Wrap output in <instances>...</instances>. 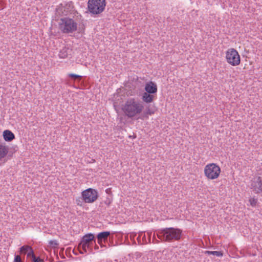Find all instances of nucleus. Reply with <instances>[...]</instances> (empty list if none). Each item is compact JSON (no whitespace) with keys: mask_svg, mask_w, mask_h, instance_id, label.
<instances>
[{"mask_svg":"<svg viewBox=\"0 0 262 262\" xmlns=\"http://www.w3.org/2000/svg\"><path fill=\"white\" fill-rule=\"evenodd\" d=\"M111 190L110 188H107L106 189L105 192L106 193L109 194L111 192Z\"/></svg>","mask_w":262,"mask_h":262,"instance_id":"29","label":"nucleus"},{"mask_svg":"<svg viewBox=\"0 0 262 262\" xmlns=\"http://www.w3.org/2000/svg\"><path fill=\"white\" fill-rule=\"evenodd\" d=\"M32 260L33 262H44L43 260L40 259L39 257H34V259Z\"/></svg>","mask_w":262,"mask_h":262,"instance_id":"26","label":"nucleus"},{"mask_svg":"<svg viewBox=\"0 0 262 262\" xmlns=\"http://www.w3.org/2000/svg\"><path fill=\"white\" fill-rule=\"evenodd\" d=\"M27 257H31L32 258V260L34 259V257H36L34 251L32 247H31V249H29V250L28 251L27 254Z\"/></svg>","mask_w":262,"mask_h":262,"instance_id":"20","label":"nucleus"},{"mask_svg":"<svg viewBox=\"0 0 262 262\" xmlns=\"http://www.w3.org/2000/svg\"><path fill=\"white\" fill-rule=\"evenodd\" d=\"M49 244L54 248H56L58 245V242L56 240H51L49 242Z\"/></svg>","mask_w":262,"mask_h":262,"instance_id":"23","label":"nucleus"},{"mask_svg":"<svg viewBox=\"0 0 262 262\" xmlns=\"http://www.w3.org/2000/svg\"><path fill=\"white\" fill-rule=\"evenodd\" d=\"M105 6V0H89L88 2V9L92 15H98L102 13Z\"/></svg>","mask_w":262,"mask_h":262,"instance_id":"4","label":"nucleus"},{"mask_svg":"<svg viewBox=\"0 0 262 262\" xmlns=\"http://www.w3.org/2000/svg\"><path fill=\"white\" fill-rule=\"evenodd\" d=\"M68 76H69V77L74 78L75 79H77V78H79V79H81L82 78L81 76L77 75L76 74H73V73L69 74Z\"/></svg>","mask_w":262,"mask_h":262,"instance_id":"24","label":"nucleus"},{"mask_svg":"<svg viewBox=\"0 0 262 262\" xmlns=\"http://www.w3.org/2000/svg\"><path fill=\"white\" fill-rule=\"evenodd\" d=\"M144 108V103L137 97L127 98L122 106L125 116L131 119L140 115Z\"/></svg>","mask_w":262,"mask_h":262,"instance_id":"1","label":"nucleus"},{"mask_svg":"<svg viewBox=\"0 0 262 262\" xmlns=\"http://www.w3.org/2000/svg\"><path fill=\"white\" fill-rule=\"evenodd\" d=\"M3 138L5 141L10 142L15 139V135L11 131L5 130L3 132Z\"/></svg>","mask_w":262,"mask_h":262,"instance_id":"15","label":"nucleus"},{"mask_svg":"<svg viewBox=\"0 0 262 262\" xmlns=\"http://www.w3.org/2000/svg\"><path fill=\"white\" fill-rule=\"evenodd\" d=\"M81 193L85 203H92L98 197L97 190L91 188L83 191Z\"/></svg>","mask_w":262,"mask_h":262,"instance_id":"8","label":"nucleus"},{"mask_svg":"<svg viewBox=\"0 0 262 262\" xmlns=\"http://www.w3.org/2000/svg\"><path fill=\"white\" fill-rule=\"evenodd\" d=\"M29 249H31V246L28 245H24L19 248V252L20 254H26L28 253Z\"/></svg>","mask_w":262,"mask_h":262,"instance_id":"18","label":"nucleus"},{"mask_svg":"<svg viewBox=\"0 0 262 262\" xmlns=\"http://www.w3.org/2000/svg\"><path fill=\"white\" fill-rule=\"evenodd\" d=\"M249 201L251 206L252 207H255L257 203V199H255L254 198H250Z\"/></svg>","mask_w":262,"mask_h":262,"instance_id":"21","label":"nucleus"},{"mask_svg":"<svg viewBox=\"0 0 262 262\" xmlns=\"http://www.w3.org/2000/svg\"><path fill=\"white\" fill-rule=\"evenodd\" d=\"M63 14L67 15L69 14H73L76 15V14H78L77 11L74 9L73 3L72 2L67 3L63 7Z\"/></svg>","mask_w":262,"mask_h":262,"instance_id":"10","label":"nucleus"},{"mask_svg":"<svg viewBox=\"0 0 262 262\" xmlns=\"http://www.w3.org/2000/svg\"><path fill=\"white\" fill-rule=\"evenodd\" d=\"M8 151V147L5 144L0 142V161L6 157Z\"/></svg>","mask_w":262,"mask_h":262,"instance_id":"14","label":"nucleus"},{"mask_svg":"<svg viewBox=\"0 0 262 262\" xmlns=\"http://www.w3.org/2000/svg\"><path fill=\"white\" fill-rule=\"evenodd\" d=\"M182 231L180 229L173 227L161 229L157 233L158 237L162 241L172 242L181 238Z\"/></svg>","mask_w":262,"mask_h":262,"instance_id":"2","label":"nucleus"},{"mask_svg":"<svg viewBox=\"0 0 262 262\" xmlns=\"http://www.w3.org/2000/svg\"><path fill=\"white\" fill-rule=\"evenodd\" d=\"M226 58L228 63L236 66L241 62V58L238 52L233 48L228 49L226 52Z\"/></svg>","mask_w":262,"mask_h":262,"instance_id":"7","label":"nucleus"},{"mask_svg":"<svg viewBox=\"0 0 262 262\" xmlns=\"http://www.w3.org/2000/svg\"><path fill=\"white\" fill-rule=\"evenodd\" d=\"M137 240L139 244H143L144 243H146V236L144 233H140L137 237Z\"/></svg>","mask_w":262,"mask_h":262,"instance_id":"17","label":"nucleus"},{"mask_svg":"<svg viewBox=\"0 0 262 262\" xmlns=\"http://www.w3.org/2000/svg\"><path fill=\"white\" fill-rule=\"evenodd\" d=\"M204 253L205 254H207V255H211V251H205L204 252Z\"/></svg>","mask_w":262,"mask_h":262,"instance_id":"28","label":"nucleus"},{"mask_svg":"<svg viewBox=\"0 0 262 262\" xmlns=\"http://www.w3.org/2000/svg\"><path fill=\"white\" fill-rule=\"evenodd\" d=\"M111 233L110 231H103L99 233L97 235L98 243L100 245L101 247L104 246L102 244V242H105L107 241V239L110 236Z\"/></svg>","mask_w":262,"mask_h":262,"instance_id":"11","label":"nucleus"},{"mask_svg":"<svg viewBox=\"0 0 262 262\" xmlns=\"http://www.w3.org/2000/svg\"><path fill=\"white\" fill-rule=\"evenodd\" d=\"M72 50L69 47H64L60 51L58 56L60 58L64 59L72 55Z\"/></svg>","mask_w":262,"mask_h":262,"instance_id":"12","label":"nucleus"},{"mask_svg":"<svg viewBox=\"0 0 262 262\" xmlns=\"http://www.w3.org/2000/svg\"><path fill=\"white\" fill-rule=\"evenodd\" d=\"M78 21L74 17L66 16L61 18L58 22L59 29L65 34L73 33L77 30Z\"/></svg>","mask_w":262,"mask_h":262,"instance_id":"3","label":"nucleus"},{"mask_svg":"<svg viewBox=\"0 0 262 262\" xmlns=\"http://www.w3.org/2000/svg\"><path fill=\"white\" fill-rule=\"evenodd\" d=\"M13 262H22L21 258L20 255H15Z\"/></svg>","mask_w":262,"mask_h":262,"instance_id":"25","label":"nucleus"},{"mask_svg":"<svg viewBox=\"0 0 262 262\" xmlns=\"http://www.w3.org/2000/svg\"><path fill=\"white\" fill-rule=\"evenodd\" d=\"M250 189L255 193L262 195V178L260 177H254L251 180Z\"/></svg>","mask_w":262,"mask_h":262,"instance_id":"9","label":"nucleus"},{"mask_svg":"<svg viewBox=\"0 0 262 262\" xmlns=\"http://www.w3.org/2000/svg\"><path fill=\"white\" fill-rule=\"evenodd\" d=\"M76 203L78 206H83L85 203V202L84 201L83 198L82 197V195H81V197H78L76 199Z\"/></svg>","mask_w":262,"mask_h":262,"instance_id":"19","label":"nucleus"},{"mask_svg":"<svg viewBox=\"0 0 262 262\" xmlns=\"http://www.w3.org/2000/svg\"><path fill=\"white\" fill-rule=\"evenodd\" d=\"M145 90L148 93L156 94L157 92V86L152 81H150L146 83Z\"/></svg>","mask_w":262,"mask_h":262,"instance_id":"13","label":"nucleus"},{"mask_svg":"<svg viewBox=\"0 0 262 262\" xmlns=\"http://www.w3.org/2000/svg\"><path fill=\"white\" fill-rule=\"evenodd\" d=\"M220 172V167L214 163L207 164L204 168L205 176L210 180H214L217 178Z\"/></svg>","mask_w":262,"mask_h":262,"instance_id":"6","label":"nucleus"},{"mask_svg":"<svg viewBox=\"0 0 262 262\" xmlns=\"http://www.w3.org/2000/svg\"><path fill=\"white\" fill-rule=\"evenodd\" d=\"M154 97L153 94L144 92L142 96V101L147 103H151L153 101Z\"/></svg>","mask_w":262,"mask_h":262,"instance_id":"16","label":"nucleus"},{"mask_svg":"<svg viewBox=\"0 0 262 262\" xmlns=\"http://www.w3.org/2000/svg\"><path fill=\"white\" fill-rule=\"evenodd\" d=\"M79 252L81 254H84L85 253L81 248L79 249Z\"/></svg>","mask_w":262,"mask_h":262,"instance_id":"30","label":"nucleus"},{"mask_svg":"<svg viewBox=\"0 0 262 262\" xmlns=\"http://www.w3.org/2000/svg\"><path fill=\"white\" fill-rule=\"evenodd\" d=\"M96 240L94 235L92 233H88L82 238L81 241L78 245L79 249L81 248L84 252L89 250L90 252H92V246L94 243H95Z\"/></svg>","mask_w":262,"mask_h":262,"instance_id":"5","label":"nucleus"},{"mask_svg":"<svg viewBox=\"0 0 262 262\" xmlns=\"http://www.w3.org/2000/svg\"><path fill=\"white\" fill-rule=\"evenodd\" d=\"M94 248H95V249H96V250H98L99 249L98 246H97L96 245H95V247Z\"/></svg>","mask_w":262,"mask_h":262,"instance_id":"31","label":"nucleus"},{"mask_svg":"<svg viewBox=\"0 0 262 262\" xmlns=\"http://www.w3.org/2000/svg\"><path fill=\"white\" fill-rule=\"evenodd\" d=\"M211 254L215 255L217 257H222L223 255V253L222 251H211Z\"/></svg>","mask_w":262,"mask_h":262,"instance_id":"22","label":"nucleus"},{"mask_svg":"<svg viewBox=\"0 0 262 262\" xmlns=\"http://www.w3.org/2000/svg\"><path fill=\"white\" fill-rule=\"evenodd\" d=\"M146 114L147 115H152L154 113V112L152 111H151L150 109H148L147 111H146Z\"/></svg>","mask_w":262,"mask_h":262,"instance_id":"27","label":"nucleus"}]
</instances>
